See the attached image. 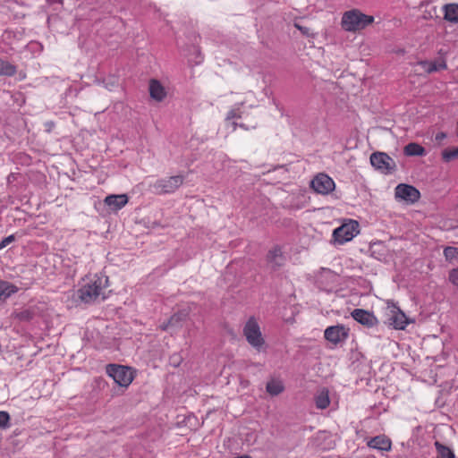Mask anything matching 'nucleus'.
Instances as JSON below:
<instances>
[{"label":"nucleus","instance_id":"f257e3e1","mask_svg":"<svg viewBox=\"0 0 458 458\" xmlns=\"http://www.w3.org/2000/svg\"><path fill=\"white\" fill-rule=\"evenodd\" d=\"M106 374L112 377L120 387L128 388L135 377L136 370L131 367L110 363L106 367Z\"/></svg>","mask_w":458,"mask_h":458},{"label":"nucleus","instance_id":"f03ea898","mask_svg":"<svg viewBox=\"0 0 458 458\" xmlns=\"http://www.w3.org/2000/svg\"><path fill=\"white\" fill-rule=\"evenodd\" d=\"M242 334L248 344L258 352L266 347V341L262 335L260 327L254 317H250L245 323Z\"/></svg>","mask_w":458,"mask_h":458},{"label":"nucleus","instance_id":"7ed1b4c3","mask_svg":"<svg viewBox=\"0 0 458 458\" xmlns=\"http://www.w3.org/2000/svg\"><path fill=\"white\" fill-rule=\"evenodd\" d=\"M388 310L387 318L386 323L392 326L396 330H403L406 326L413 320L406 317L405 313L394 302V301H387Z\"/></svg>","mask_w":458,"mask_h":458},{"label":"nucleus","instance_id":"20e7f679","mask_svg":"<svg viewBox=\"0 0 458 458\" xmlns=\"http://www.w3.org/2000/svg\"><path fill=\"white\" fill-rule=\"evenodd\" d=\"M359 223L355 220H350L349 223L343 224L333 231L334 244H344L353 239L359 233Z\"/></svg>","mask_w":458,"mask_h":458},{"label":"nucleus","instance_id":"39448f33","mask_svg":"<svg viewBox=\"0 0 458 458\" xmlns=\"http://www.w3.org/2000/svg\"><path fill=\"white\" fill-rule=\"evenodd\" d=\"M371 165L384 174H392L396 171L394 160L385 152H374L369 157Z\"/></svg>","mask_w":458,"mask_h":458},{"label":"nucleus","instance_id":"423d86ee","mask_svg":"<svg viewBox=\"0 0 458 458\" xmlns=\"http://www.w3.org/2000/svg\"><path fill=\"white\" fill-rule=\"evenodd\" d=\"M183 181L182 175H174L157 180L151 184V188L156 194H169L174 192L183 183Z\"/></svg>","mask_w":458,"mask_h":458},{"label":"nucleus","instance_id":"0eeeda50","mask_svg":"<svg viewBox=\"0 0 458 458\" xmlns=\"http://www.w3.org/2000/svg\"><path fill=\"white\" fill-rule=\"evenodd\" d=\"M102 286V279L98 278L93 283L81 287L77 291V296L82 302L91 303L99 296Z\"/></svg>","mask_w":458,"mask_h":458},{"label":"nucleus","instance_id":"6e6552de","mask_svg":"<svg viewBox=\"0 0 458 458\" xmlns=\"http://www.w3.org/2000/svg\"><path fill=\"white\" fill-rule=\"evenodd\" d=\"M350 329L343 324L330 326L326 328L324 337L327 341L337 345L343 344L349 337Z\"/></svg>","mask_w":458,"mask_h":458},{"label":"nucleus","instance_id":"1a4fd4ad","mask_svg":"<svg viewBox=\"0 0 458 458\" xmlns=\"http://www.w3.org/2000/svg\"><path fill=\"white\" fill-rule=\"evenodd\" d=\"M310 187L319 194L327 195L335 190V183L327 174L319 173L311 180Z\"/></svg>","mask_w":458,"mask_h":458},{"label":"nucleus","instance_id":"9d476101","mask_svg":"<svg viewBox=\"0 0 458 458\" xmlns=\"http://www.w3.org/2000/svg\"><path fill=\"white\" fill-rule=\"evenodd\" d=\"M394 197L397 199L404 200L409 203H414L420 198V193L414 186L405 183H400L395 187Z\"/></svg>","mask_w":458,"mask_h":458},{"label":"nucleus","instance_id":"9b49d317","mask_svg":"<svg viewBox=\"0 0 458 458\" xmlns=\"http://www.w3.org/2000/svg\"><path fill=\"white\" fill-rule=\"evenodd\" d=\"M266 260H267L268 268L272 272H276L282 267L284 266L286 258L284 255L282 248L279 245H276L271 250H268V252L266 256Z\"/></svg>","mask_w":458,"mask_h":458},{"label":"nucleus","instance_id":"f8f14e48","mask_svg":"<svg viewBox=\"0 0 458 458\" xmlns=\"http://www.w3.org/2000/svg\"><path fill=\"white\" fill-rule=\"evenodd\" d=\"M360 14L361 12L357 9L345 12L341 21L342 28L346 31L360 30Z\"/></svg>","mask_w":458,"mask_h":458},{"label":"nucleus","instance_id":"ddd939ff","mask_svg":"<svg viewBox=\"0 0 458 458\" xmlns=\"http://www.w3.org/2000/svg\"><path fill=\"white\" fill-rule=\"evenodd\" d=\"M351 316L355 321L369 328L377 326L378 323V320L373 312L363 309L353 310Z\"/></svg>","mask_w":458,"mask_h":458},{"label":"nucleus","instance_id":"4468645a","mask_svg":"<svg viewBox=\"0 0 458 458\" xmlns=\"http://www.w3.org/2000/svg\"><path fill=\"white\" fill-rule=\"evenodd\" d=\"M148 90L150 98L157 102L163 101L166 97L165 89L157 80H150Z\"/></svg>","mask_w":458,"mask_h":458},{"label":"nucleus","instance_id":"2eb2a0df","mask_svg":"<svg viewBox=\"0 0 458 458\" xmlns=\"http://www.w3.org/2000/svg\"><path fill=\"white\" fill-rule=\"evenodd\" d=\"M128 197L125 194L108 195L105 198L104 202L112 210L116 211L123 208L128 203Z\"/></svg>","mask_w":458,"mask_h":458},{"label":"nucleus","instance_id":"dca6fc26","mask_svg":"<svg viewBox=\"0 0 458 458\" xmlns=\"http://www.w3.org/2000/svg\"><path fill=\"white\" fill-rule=\"evenodd\" d=\"M391 440L385 435H379L372 437L368 442V446L379 451H389L391 449Z\"/></svg>","mask_w":458,"mask_h":458},{"label":"nucleus","instance_id":"f3484780","mask_svg":"<svg viewBox=\"0 0 458 458\" xmlns=\"http://www.w3.org/2000/svg\"><path fill=\"white\" fill-rule=\"evenodd\" d=\"M403 154L407 157H424L427 151L425 148L419 143L411 142L404 147Z\"/></svg>","mask_w":458,"mask_h":458},{"label":"nucleus","instance_id":"a211bd4d","mask_svg":"<svg viewBox=\"0 0 458 458\" xmlns=\"http://www.w3.org/2000/svg\"><path fill=\"white\" fill-rule=\"evenodd\" d=\"M419 65H420L424 71L428 73H432L440 70L446 69V63L442 61L441 63H437L436 61H420L419 62Z\"/></svg>","mask_w":458,"mask_h":458},{"label":"nucleus","instance_id":"6ab92c4d","mask_svg":"<svg viewBox=\"0 0 458 458\" xmlns=\"http://www.w3.org/2000/svg\"><path fill=\"white\" fill-rule=\"evenodd\" d=\"M13 318L19 322H30L36 316V311L32 308L23 309L21 310H15L13 313Z\"/></svg>","mask_w":458,"mask_h":458},{"label":"nucleus","instance_id":"aec40b11","mask_svg":"<svg viewBox=\"0 0 458 458\" xmlns=\"http://www.w3.org/2000/svg\"><path fill=\"white\" fill-rule=\"evenodd\" d=\"M314 401L318 409L324 410L327 408L330 404L328 390L327 388H323L315 395Z\"/></svg>","mask_w":458,"mask_h":458},{"label":"nucleus","instance_id":"412c9836","mask_svg":"<svg viewBox=\"0 0 458 458\" xmlns=\"http://www.w3.org/2000/svg\"><path fill=\"white\" fill-rule=\"evenodd\" d=\"M444 19L450 22H458V4H447L444 6Z\"/></svg>","mask_w":458,"mask_h":458},{"label":"nucleus","instance_id":"4be33fe9","mask_svg":"<svg viewBox=\"0 0 458 458\" xmlns=\"http://www.w3.org/2000/svg\"><path fill=\"white\" fill-rule=\"evenodd\" d=\"M17 72V66L7 60L0 58V76L13 77Z\"/></svg>","mask_w":458,"mask_h":458},{"label":"nucleus","instance_id":"5701e85b","mask_svg":"<svg viewBox=\"0 0 458 458\" xmlns=\"http://www.w3.org/2000/svg\"><path fill=\"white\" fill-rule=\"evenodd\" d=\"M266 390L269 394L276 396L284 390V386L282 381L272 379L267 383Z\"/></svg>","mask_w":458,"mask_h":458},{"label":"nucleus","instance_id":"b1692460","mask_svg":"<svg viewBox=\"0 0 458 458\" xmlns=\"http://www.w3.org/2000/svg\"><path fill=\"white\" fill-rule=\"evenodd\" d=\"M437 458H455L454 451L438 441L435 442Z\"/></svg>","mask_w":458,"mask_h":458},{"label":"nucleus","instance_id":"393cba45","mask_svg":"<svg viewBox=\"0 0 458 458\" xmlns=\"http://www.w3.org/2000/svg\"><path fill=\"white\" fill-rule=\"evenodd\" d=\"M18 290L19 288L13 284L8 281L0 280V294L10 297L16 293Z\"/></svg>","mask_w":458,"mask_h":458},{"label":"nucleus","instance_id":"a878e982","mask_svg":"<svg viewBox=\"0 0 458 458\" xmlns=\"http://www.w3.org/2000/svg\"><path fill=\"white\" fill-rule=\"evenodd\" d=\"M385 246L381 242H374L369 247L371 257L381 260L384 257Z\"/></svg>","mask_w":458,"mask_h":458},{"label":"nucleus","instance_id":"bb28decb","mask_svg":"<svg viewBox=\"0 0 458 458\" xmlns=\"http://www.w3.org/2000/svg\"><path fill=\"white\" fill-rule=\"evenodd\" d=\"M188 315L186 310H179L170 317L169 324H172L174 327H179L182 321L186 320Z\"/></svg>","mask_w":458,"mask_h":458},{"label":"nucleus","instance_id":"cd10ccee","mask_svg":"<svg viewBox=\"0 0 458 458\" xmlns=\"http://www.w3.org/2000/svg\"><path fill=\"white\" fill-rule=\"evenodd\" d=\"M442 159L445 163H449L452 160L458 158V147L447 148L442 151Z\"/></svg>","mask_w":458,"mask_h":458},{"label":"nucleus","instance_id":"c85d7f7f","mask_svg":"<svg viewBox=\"0 0 458 458\" xmlns=\"http://www.w3.org/2000/svg\"><path fill=\"white\" fill-rule=\"evenodd\" d=\"M444 256L445 260L448 262H453L454 260L458 259V248L448 246L444 250Z\"/></svg>","mask_w":458,"mask_h":458},{"label":"nucleus","instance_id":"c756f323","mask_svg":"<svg viewBox=\"0 0 458 458\" xmlns=\"http://www.w3.org/2000/svg\"><path fill=\"white\" fill-rule=\"evenodd\" d=\"M10 414L7 411H0V428L5 429L10 428Z\"/></svg>","mask_w":458,"mask_h":458},{"label":"nucleus","instance_id":"7c9ffc66","mask_svg":"<svg viewBox=\"0 0 458 458\" xmlns=\"http://www.w3.org/2000/svg\"><path fill=\"white\" fill-rule=\"evenodd\" d=\"M374 21V17L370 15H367L361 13L360 14V30L365 29L367 26L371 24Z\"/></svg>","mask_w":458,"mask_h":458},{"label":"nucleus","instance_id":"2f4dec72","mask_svg":"<svg viewBox=\"0 0 458 458\" xmlns=\"http://www.w3.org/2000/svg\"><path fill=\"white\" fill-rule=\"evenodd\" d=\"M448 280L458 290V267L449 271Z\"/></svg>","mask_w":458,"mask_h":458},{"label":"nucleus","instance_id":"473e14b6","mask_svg":"<svg viewBox=\"0 0 458 458\" xmlns=\"http://www.w3.org/2000/svg\"><path fill=\"white\" fill-rule=\"evenodd\" d=\"M294 27L301 31V33L305 37H310L313 36V34L310 33V28L303 26L298 22H294Z\"/></svg>","mask_w":458,"mask_h":458},{"label":"nucleus","instance_id":"72a5a7b5","mask_svg":"<svg viewBox=\"0 0 458 458\" xmlns=\"http://www.w3.org/2000/svg\"><path fill=\"white\" fill-rule=\"evenodd\" d=\"M15 241V236L14 234H11L5 238H4L1 242H0V250H3L4 248H5L7 245H9L10 243H12L13 242Z\"/></svg>","mask_w":458,"mask_h":458},{"label":"nucleus","instance_id":"f704fd0d","mask_svg":"<svg viewBox=\"0 0 458 458\" xmlns=\"http://www.w3.org/2000/svg\"><path fill=\"white\" fill-rule=\"evenodd\" d=\"M242 115L240 113H238L236 110H230L227 113L226 120L235 119V118H241Z\"/></svg>","mask_w":458,"mask_h":458},{"label":"nucleus","instance_id":"c9c22d12","mask_svg":"<svg viewBox=\"0 0 458 458\" xmlns=\"http://www.w3.org/2000/svg\"><path fill=\"white\" fill-rule=\"evenodd\" d=\"M446 138V134L443 131L437 133L435 140L437 142H441L443 140Z\"/></svg>","mask_w":458,"mask_h":458},{"label":"nucleus","instance_id":"e433bc0d","mask_svg":"<svg viewBox=\"0 0 458 458\" xmlns=\"http://www.w3.org/2000/svg\"><path fill=\"white\" fill-rule=\"evenodd\" d=\"M232 125H233V131H235L237 127L242 128L244 130H248V127L244 123H238L237 122H233Z\"/></svg>","mask_w":458,"mask_h":458},{"label":"nucleus","instance_id":"4c0bfd02","mask_svg":"<svg viewBox=\"0 0 458 458\" xmlns=\"http://www.w3.org/2000/svg\"><path fill=\"white\" fill-rule=\"evenodd\" d=\"M173 327L172 324H169V319L167 320V322L165 323H163L161 326H160V328L161 330L163 331H166L169 327Z\"/></svg>","mask_w":458,"mask_h":458},{"label":"nucleus","instance_id":"58836bf2","mask_svg":"<svg viewBox=\"0 0 458 458\" xmlns=\"http://www.w3.org/2000/svg\"><path fill=\"white\" fill-rule=\"evenodd\" d=\"M8 298L9 296L0 294V304L4 303Z\"/></svg>","mask_w":458,"mask_h":458},{"label":"nucleus","instance_id":"ea45409f","mask_svg":"<svg viewBox=\"0 0 458 458\" xmlns=\"http://www.w3.org/2000/svg\"><path fill=\"white\" fill-rule=\"evenodd\" d=\"M233 458H252V457L250 455L244 454V455H241V456H237V457H233Z\"/></svg>","mask_w":458,"mask_h":458},{"label":"nucleus","instance_id":"a19ab883","mask_svg":"<svg viewBox=\"0 0 458 458\" xmlns=\"http://www.w3.org/2000/svg\"><path fill=\"white\" fill-rule=\"evenodd\" d=\"M195 51L197 52V54H198V55H199V54H200L199 49H195Z\"/></svg>","mask_w":458,"mask_h":458}]
</instances>
